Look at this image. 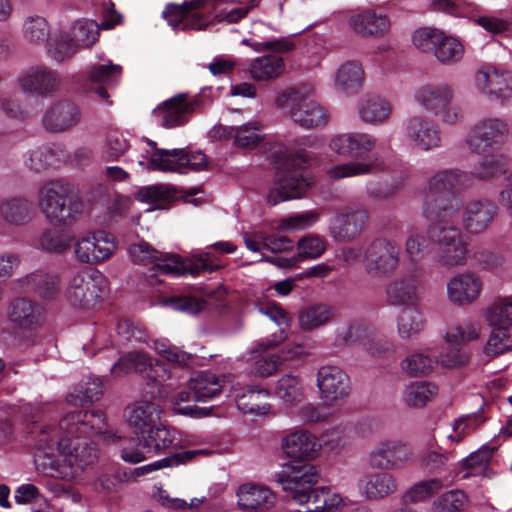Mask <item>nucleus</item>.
I'll return each instance as SVG.
<instances>
[{
	"label": "nucleus",
	"instance_id": "nucleus-1",
	"mask_svg": "<svg viewBox=\"0 0 512 512\" xmlns=\"http://www.w3.org/2000/svg\"><path fill=\"white\" fill-rule=\"evenodd\" d=\"M110 433L101 411H73L64 415L58 426L43 427L35 445L34 462L42 474L66 481L79 478L94 465L98 450L90 436Z\"/></svg>",
	"mask_w": 512,
	"mask_h": 512
},
{
	"label": "nucleus",
	"instance_id": "nucleus-2",
	"mask_svg": "<svg viewBox=\"0 0 512 512\" xmlns=\"http://www.w3.org/2000/svg\"><path fill=\"white\" fill-rule=\"evenodd\" d=\"M318 472L312 465L287 464L278 474V482L290 497L298 504H314L307 512H338L348 502V498L328 487L312 489L318 482Z\"/></svg>",
	"mask_w": 512,
	"mask_h": 512
},
{
	"label": "nucleus",
	"instance_id": "nucleus-3",
	"mask_svg": "<svg viewBox=\"0 0 512 512\" xmlns=\"http://www.w3.org/2000/svg\"><path fill=\"white\" fill-rule=\"evenodd\" d=\"M309 163L305 151L286 152L277 166L275 183L268 194L270 205L302 198L311 187L310 179L304 175L303 169Z\"/></svg>",
	"mask_w": 512,
	"mask_h": 512
},
{
	"label": "nucleus",
	"instance_id": "nucleus-4",
	"mask_svg": "<svg viewBox=\"0 0 512 512\" xmlns=\"http://www.w3.org/2000/svg\"><path fill=\"white\" fill-rule=\"evenodd\" d=\"M313 88L310 85L288 87L275 99V105L287 111L291 120L304 129H314L326 125L328 113L323 106L310 99Z\"/></svg>",
	"mask_w": 512,
	"mask_h": 512
},
{
	"label": "nucleus",
	"instance_id": "nucleus-5",
	"mask_svg": "<svg viewBox=\"0 0 512 512\" xmlns=\"http://www.w3.org/2000/svg\"><path fill=\"white\" fill-rule=\"evenodd\" d=\"M180 434L161 423L125 441L120 449L124 462L137 464L146 459L175 450L180 445Z\"/></svg>",
	"mask_w": 512,
	"mask_h": 512
},
{
	"label": "nucleus",
	"instance_id": "nucleus-6",
	"mask_svg": "<svg viewBox=\"0 0 512 512\" xmlns=\"http://www.w3.org/2000/svg\"><path fill=\"white\" fill-rule=\"evenodd\" d=\"M69 186L60 180L44 183L39 189L38 205L45 218L56 226H67L77 221L83 212V203L68 199Z\"/></svg>",
	"mask_w": 512,
	"mask_h": 512
},
{
	"label": "nucleus",
	"instance_id": "nucleus-7",
	"mask_svg": "<svg viewBox=\"0 0 512 512\" xmlns=\"http://www.w3.org/2000/svg\"><path fill=\"white\" fill-rule=\"evenodd\" d=\"M430 241L436 246V260L444 268L464 266L468 257V241L460 227L437 222L427 229Z\"/></svg>",
	"mask_w": 512,
	"mask_h": 512
},
{
	"label": "nucleus",
	"instance_id": "nucleus-8",
	"mask_svg": "<svg viewBox=\"0 0 512 512\" xmlns=\"http://www.w3.org/2000/svg\"><path fill=\"white\" fill-rule=\"evenodd\" d=\"M147 143L151 150L138 160V164L148 170L188 173L202 171L208 165L206 155L201 151L159 149L155 142L148 140Z\"/></svg>",
	"mask_w": 512,
	"mask_h": 512
},
{
	"label": "nucleus",
	"instance_id": "nucleus-9",
	"mask_svg": "<svg viewBox=\"0 0 512 512\" xmlns=\"http://www.w3.org/2000/svg\"><path fill=\"white\" fill-rule=\"evenodd\" d=\"M510 126L502 117H483L478 119L465 136L468 150L474 154L500 151L508 142Z\"/></svg>",
	"mask_w": 512,
	"mask_h": 512
},
{
	"label": "nucleus",
	"instance_id": "nucleus-10",
	"mask_svg": "<svg viewBox=\"0 0 512 512\" xmlns=\"http://www.w3.org/2000/svg\"><path fill=\"white\" fill-rule=\"evenodd\" d=\"M416 102L438 117L443 124L454 125L460 118V109L453 104L454 90L447 83H430L420 86L414 93Z\"/></svg>",
	"mask_w": 512,
	"mask_h": 512
},
{
	"label": "nucleus",
	"instance_id": "nucleus-11",
	"mask_svg": "<svg viewBox=\"0 0 512 512\" xmlns=\"http://www.w3.org/2000/svg\"><path fill=\"white\" fill-rule=\"evenodd\" d=\"M414 458L412 446L400 438H383L367 454V463L373 470L398 471Z\"/></svg>",
	"mask_w": 512,
	"mask_h": 512
},
{
	"label": "nucleus",
	"instance_id": "nucleus-12",
	"mask_svg": "<svg viewBox=\"0 0 512 512\" xmlns=\"http://www.w3.org/2000/svg\"><path fill=\"white\" fill-rule=\"evenodd\" d=\"M466 172L450 169L443 170L429 178L423 199V214L428 220H438L447 215L446 209L438 203L437 195L466 186Z\"/></svg>",
	"mask_w": 512,
	"mask_h": 512
},
{
	"label": "nucleus",
	"instance_id": "nucleus-13",
	"mask_svg": "<svg viewBox=\"0 0 512 512\" xmlns=\"http://www.w3.org/2000/svg\"><path fill=\"white\" fill-rule=\"evenodd\" d=\"M106 284V279L100 271L96 269L80 271L69 281L66 298L73 306L92 309L99 304Z\"/></svg>",
	"mask_w": 512,
	"mask_h": 512
},
{
	"label": "nucleus",
	"instance_id": "nucleus-14",
	"mask_svg": "<svg viewBox=\"0 0 512 512\" xmlns=\"http://www.w3.org/2000/svg\"><path fill=\"white\" fill-rule=\"evenodd\" d=\"M400 246L387 238H376L364 249L365 271L375 277H389L400 266Z\"/></svg>",
	"mask_w": 512,
	"mask_h": 512
},
{
	"label": "nucleus",
	"instance_id": "nucleus-15",
	"mask_svg": "<svg viewBox=\"0 0 512 512\" xmlns=\"http://www.w3.org/2000/svg\"><path fill=\"white\" fill-rule=\"evenodd\" d=\"M474 85L483 97L506 103L512 99V70L502 65H483L474 75Z\"/></svg>",
	"mask_w": 512,
	"mask_h": 512
},
{
	"label": "nucleus",
	"instance_id": "nucleus-16",
	"mask_svg": "<svg viewBox=\"0 0 512 512\" xmlns=\"http://www.w3.org/2000/svg\"><path fill=\"white\" fill-rule=\"evenodd\" d=\"M116 249L114 235L105 230L85 232L74 243L75 258L84 264H99L109 259Z\"/></svg>",
	"mask_w": 512,
	"mask_h": 512
},
{
	"label": "nucleus",
	"instance_id": "nucleus-17",
	"mask_svg": "<svg viewBox=\"0 0 512 512\" xmlns=\"http://www.w3.org/2000/svg\"><path fill=\"white\" fill-rule=\"evenodd\" d=\"M214 10V0H191L185 6L169 4L162 13L173 28L204 30Z\"/></svg>",
	"mask_w": 512,
	"mask_h": 512
},
{
	"label": "nucleus",
	"instance_id": "nucleus-18",
	"mask_svg": "<svg viewBox=\"0 0 512 512\" xmlns=\"http://www.w3.org/2000/svg\"><path fill=\"white\" fill-rule=\"evenodd\" d=\"M221 268L215 255L211 252H202L189 260H182L177 255L163 254L153 266V270L162 274L198 276L201 273H210Z\"/></svg>",
	"mask_w": 512,
	"mask_h": 512
},
{
	"label": "nucleus",
	"instance_id": "nucleus-19",
	"mask_svg": "<svg viewBox=\"0 0 512 512\" xmlns=\"http://www.w3.org/2000/svg\"><path fill=\"white\" fill-rule=\"evenodd\" d=\"M19 89L39 97H50L62 90L60 73L46 65H33L22 71L17 77Z\"/></svg>",
	"mask_w": 512,
	"mask_h": 512
},
{
	"label": "nucleus",
	"instance_id": "nucleus-20",
	"mask_svg": "<svg viewBox=\"0 0 512 512\" xmlns=\"http://www.w3.org/2000/svg\"><path fill=\"white\" fill-rule=\"evenodd\" d=\"M316 380L320 399L327 407L342 404L350 394L349 376L338 366H321L317 371Z\"/></svg>",
	"mask_w": 512,
	"mask_h": 512
},
{
	"label": "nucleus",
	"instance_id": "nucleus-21",
	"mask_svg": "<svg viewBox=\"0 0 512 512\" xmlns=\"http://www.w3.org/2000/svg\"><path fill=\"white\" fill-rule=\"evenodd\" d=\"M369 220L368 211L361 206H345L333 212L328 230L338 241H351L361 234Z\"/></svg>",
	"mask_w": 512,
	"mask_h": 512
},
{
	"label": "nucleus",
	"instance_id": "nucleus-22",
	"mask_svg": "<svg viewBox=\"0 0 512 512\" xmlns=\"http://www.w3.org/2000/svg\"><path fill=\"white\" fill-rule=\"evenodd\" d=\"M424 268L413 266L406 273L392 280L386 289L389 302L393 305L415 306L421 299Z\"/></svg>",
	"mask_w": 512,
	"mask_h": 512
},
{
	"label": "nucleus",
	"instance_id": "nucleus-23",
	"mask_svg": "<svg viewBox=\"0 0 512 512\" xmlns=\"http://www.w3.org/2000/svg\"><path fill=\"white\" fill-rule=\"evenodd\" d=\"M14 292L33 293L41 300L53 301L61 291V281L56 273L35 270L14 280L11 284Z\"/></svg>",
	"mask_w": 512,
	"mask_h": 512
},
{
	"label": "nucleus",
	"instance_id": "nucleus-24",
	"mask_svg": "<svg viewBox=\"0 0 512 512\" xmlns=\"http://www.w3.org/2000/svg\"><path fill=\"white\" fill-rule=\"evenodd\" d=\"M81 119L78 105L69 99L53 101L44 111L42 124L53 133H62L74 128Z\"/></svg>",
	"mask_w": 512,
	"mask_h": 512
},
{
	"label": "nucleus",
	"instance_id": "nucleus-25",
	"mask_svg": "<svg viewBox=\"0 0 512 512\" xmlns=\"http://www.w3.org/2000/svg\"><path fill=\"white\" fill-rule=\"evenodd\" d=\"M447 298L456 306H468L478 300L483 289L481 277L471 271H464L451 277L446 285Z\"/></svg>",
	"mask_w": 512,
	"mask_h": 512
},
{
	"label": "nucleus",
	"instance_id": "nucleus-26",
	"mask_svg": "<svg viewBox=\"0 0 512 512\" xmlns=\"http://www.w3.org/2000/svg\"><path fill=\"white\" fill-rule=\"evenodd\" d=\"M498 207L488 199H472L464 204L461 220L463 228L469 234H480L486 231L495 217Z\"/></svg>",
	"mask_w": 512,
	"mask_h": 512
},
{
	"label": "nucleus",
	"instance_id": "nucleus-27",
	"mask_svg": "<svg viewBox=\"0 0 512 512\" xmlns=\"http://www.w3.org/2000/svg\"><path fill=\"white\" fill-rule=\"evenodd\" d=\"M281 449L290 458L314 460L322 451V443L308 430L289 432L281 439Z\"/></svg>",
	"mask_w": 512,
	"mask_h": 512
},
{
	"label": "nucleus",
	"instance_id": "nucleus-28",
	"mask_svg": "<svg viewBox=\"0 0 512 512\" xmlns=\"http://www.w3.org/2000/svg\"><path fill=\"white\" fill-rule=\"evenodd\" d=\"M406 134L413 146L422 151L436 149L441 145L438 125L423 115L413 116L408 120Z\"/></svg>",
	"mask_w": 512,
	"mask_h": 512
},
{
	"label": "nucleus",
	"instance_id": "nucleus-29",
	"mask_svg": "<svg viewBox=\"0 0 512 512\" xmlns=\"http://www.w3.org/2000/svg\"><path fill=\"white\" fill-rule=\"evenodd\" d=\"M148 371V377L155 383H161L166 379L167 371L159 364L152 365L150 357L140 351L129 352L123 355L112 367L111 373L115 376H122L130 372Z\"/></svg>",
	"mask_w": 512,
	"mask_h": 512
},
{
	"label": "nucleus",
	"instance_id": "nucleus-30",
	"mask_svg": "<svg viewBox=\"0 0 512 512\" xmlns=\"http://www.w3.org/2000/svg\"><path fill=\"white\" fill-rule=\"evenodd\" d=\"M236 497L243 512H266L276 503V495L268 487L253 483L239 486Z\"/></svg>",
	"mask_w": 512,
	"mask_h": 512
},
{
	"label": "nucleus",
	"instance_id": "nucleus-31",
	"mask_svg": "<svg viewBox=\"0 0 512 512\" xmlns=\"http://www.w3.org/2000/svg\"><path fill=\"white\" fill-rule=\"evenodd\" d=\"M256 308L260 314L268 317L278 325L280 330L278 333H274L270 337L257 341L253 350L255 352H264L266 350L274 349L286 340L287 334L285 332V328L289 326L290 318L287 312L276 303H259Z\"/></svg>",
	"mask_w": 512,
	"mask_h": 512
},
{
	"label": "nucleus",
	"instance_id": "nucleus-32",
	"mask_svg": "<svg viewBox=\"0 0 512 512\" xmlns=\"http://www.w3.org/2000/svg\"><path fill=\"white\" fill-rule=\"evenodd\" d=\"M399 490L396 477L387 470H377L360 480L361 495L369 501L386 499Z\"/></svg>",
	"mask_w": 512,
	"mask_h": 512
},
{
	"label": "nucleus",
	"instance_id": "nucleus-33",
	"mask_svg": "<svg viewBox=\"0 0 512 512\" xmlns=\"http://www.w3.org/2000/svg\"><path fill=\"white\" fill-rule=\"evenodd\" d=\"M193 104L188 102L183 94L172 97L157 106L153 115L156 122L164 128H174L183 125L188 115L193 111Z\"/></svg>",
	"mask_w": 512,
	"mask_h": 512
},
{
	"label": "nucleus",
	"instance_id": "nucleus-34",
	"mask_svg": "<svg viewBox=\"0 0 512 512\" xmlns=\"http://www.w3.org/2000/svg\"><path fill=\"white\" fill-rule=\"evenodd\" d=\"M34 215V205L27 198L6 197L0 200V219L10 226H25Z\"/></svg>",
	"mask_w": 512,
	"mask_h": 512
},
{
	"label": "nucleus",
	"instance_id": "nucleus-35",
	"mask_svg": "<svg viewBox=\"0 0 512 512\" xmlns=\"http://www.w3.org/2000/svg\"><path fill=\"white\" fill-rule=\"evenodd\" d=\"M163 413L159 404L153 401H138L128 408L127 421L134 428L136 436L156 426Z\"/></svg>",
	"mask_w": 512,
	"mask_h": 512
},
{
	"label": "nucleus",
	"instance_id": "nucleus-36",
	"mask_svg": "<svg viewBox=\"0 0 512 512\" xmlns=\"http://www.w3.org/2000/svg\"><path fill=\"white\" fill-rule=\"evenodd\" d=\"M481 158L471 169V176L477 180L489 181L506 175L509 169V159L498 151L479 154Z\"/></svg>",
	"mask_w": 512,
	"mask_h": 512
},
{
	"label": "nucleus",
	"instance_id": "nucleus-37",
	"mask_svg": "<svg viewBox=\"0 0 512 512\" xmlns=\"http://www.w3.org/2000/svg\"><path fill=\"white\" fill-rule=\"evenodd\" d=\"M70 158L68 151L60 144L38 147L30 151L26 166L35 172L57 167Z\"/></svg>",
	"mask_w": 512,
	"mask_h": 512
},
{
	"label": "nucleus",
	"instance_id": "nucleus-38",
	"mask_svg": "<svg viewBox=\"0 0 512 512\" xmlns=\"http://www.w3.org/2000/svg\"><path fill=\"white\" fill-rule=\"evenodd\" d=\"M9 320L20 329H33L42 320V308L27 298L15 299L8 308Z\"/></svg>",
	"mask_w": 512,
	"mask_h": 512
},
{
	"label": "nucleus",
	"instance_id": "nucleus-39",
	"mask_svg": "<svg viewBox=\"0 0 512 512\" xmlns=\"http://www.w3.org/2000/svg\"><path fill=\"white\" fill-rule=\"evenodd\" d=\"M225 385L226 377H218L208 371L195 373L190 379V389L195 391L198 402H205L216 397Z\"/></svg>",
	"mask_w": 512,
	"mask_h": 512
},
{
	"label": "nucleus",
	"instance_id": "nucleus-40",
	"mask_svg": "<svg viewBox=\"0 0 512 512\" xmlns=\"http://www.w3.org/2000/svg\"><path fill=\"white\" fill-rule=\"evenodd\" d=\"M349 25L354 32L362 36H379L388 31L390 22L383 15L366 11L351 16Z\"/></svg>",
	"mask_w": 512,
	"mask_h": 512
},
{
	"label": "nucleus",
	"instance_id": "nucleus-41",
	"mask_svg": "<svg viewBox=\"0 0 512 512\" xmlns=\"http://www.w3.org/2000/svg\"><path fill=\"white\" fill-rule=\"evenodd\" d=\"M248 70L254 81L264 82L280 77L285 70V64L281 57L264 55L253 59Z\"/></svg>",
	"mask_w": 512,
	"mask_h": 512
},
{
	"label": "nucleus",
	"instance_id": "nucleus-42",
	"mask_svg": "<svg viewBox=\"0 0 512 512\" xmlns=\"http://www.w3.org/2000/svg\"><path fill=\"white\" fill-rule=\"evenodd\" d=\"M483 317L488 327L512 332V296L496 299L484 311Z\"/></svg>",
	"mask_w": 512,
	"mask_h": 512
},
{
	"label": "nucleus",
	"instance_id": "nucleus-43",
	"mask_svg": "<svg viewBox=\"0 0 512 512\" xmlns=\"http://www.w3.org/2000/svg\"><path fill=\"white\" fill-rule=\"evenodd\" d=\"M334 316V307L317 304L302 309L298 315V323L302 330L312 331L327 325Z\"/></svg>",
	"mask_w": 512,
	"mask_h": 512
},
{
	"label": "nucleus",
	"instance_id": "nucleus-44",
	"mask_svg": "<svg viewBox=\"0 0 512 512\" xmlns=\"http://www.w3.org/2000/svg\"><path fill=\"white\" fill-rule=\"evenodd\" d=\"M424 328L425 317L416 305L403 309L397 318V331L401 339H413L418 336Z\"/></svg>",
	"mask_w": 512,
	"mask_h": 512
},
{
	"label": "nucleus",
	"instance_id": "nucleus-45",
	"mask_svg": "<svg viewBox=\"0 0 512 512\" xmlns=\"http://www.w3.org/2000/svg\"><path fill=\"white\" fill-rule=\"evenodd\" d=\"M274 394L284 404L294 406L305 397V388L299 376L286 374L276 382Z\"/></svg>",
	"mask_w": 512,
	"mask_h": 512
},
{
	"label": "nucleus",
	"instance_id": "nucleus-46",
	"mask_svg": "<svg viewBox=\"0 0 512 512\" xmlns=\"http://www.w3.org/2000/svg\"><path fill=\"white\" fill-rule=\"evenodd\" d=\"M269 395L266 389L249 388L243 395H237L236 404L244 414L265 415L271 409Z\"/></svg>",
	"mask_w": 512,
	"mask_h": 512
},
{
	"label": "nucleus",
	"instance_id": "nucleus-47",
	"mask_svg": "<svg viewBox=\"0 0 512 512\" xmlns=\"http://www.w3.org/2000/svg\"><path fill=\"white\" fill-rule=\"evenodd\" d=\"M392 112L390 103L381 97H371L362 102L359 107L361 120L368 124H382L386 122Z\"/></svg>",
	"mask_w": 512,
	"mask_h": 512
},
{
	"label": "nucleus",
	"instance_id": "nucleus-48",
	"mask_svg": "<svg viewBox=\"0 0 512 512\" xmlns=\"http://www.w3.org/2000/svg\"><path fill=\"white\" fill-rule=\"evenodd\" d=\"M320 219L317 210H307L283 217L275 222V229L279 233H293L314 226Z\"/></svg>",
	"mask_w": 512,
	"mask_h": 512
},
{
	"label": "nucleus",
	"instance_id": "nucleus-49",
	"mask_svg": "<svg viewBox=\"0 0 512 512\" xmlns=\"http://www.w3.org/2000/svg\"><path fill=\"white\" fill-rule=\"evenodd\" d=\"M468 505V496L462 490L453 489L436 497L429 512H464Z\"/></svg>",
	"mask_w": 512,
	"mask_h": 512
},
{
	"label": "nucleus",
	"instance_id": "nucleus-50",
	"mask_svg": "<svg viewBox=\"0 0 512 512\" xmlns=\"http://www.w3.org/2000/svg\"><path fill=\"white\" fill-rule=\"evenodd\" d=\"M208 451L204 449L188 450L175 453L171 456L157 460L153 463L143 465L134 470L135 476H142L154 471L160 470L165 467L177 466L182 463H187L198 455H207Z\"/></svg>",
	"mask_w": 512,
	"mask_h": 512
},
{
	"label": "nucleus",
	"instance_id": "nucleus-51",
	"mask_svg": "<svg viewBox=\"0 0 512 512\" xmlns=\"http://www.w3.org/2000/svg\"><path fill=\"white\" fill-rule=\"evenodd\" d=\"M376 170V163L372 161L352 160L334 165L327 170V176L332 180L369 175Z\"/></svg>",
	"mask_w": 512,
	"mask_h": 512
},
{
	"label": "nucleus",
	"instance_id": "nucleus-52",
	"mask_svg": "<svg viewBox=\"0 0 512 512\" xmlns=\"http://www.w3.org/2000/svg\"><path fill=\"white\" fill-rule=\"evenodd\" d=\"M438 392V387L429 382H415L404 391V402L414 408L425 406Z\"/></svg>",
	"mask_w": 512,
	"mask_h": 512
},
{
	"label": "nucleus",
	"instance_id": "nucleus-53",
	"mask_svg": "<svg viewBox=\"0 0 512 512\" xmlns=\"http://www.w3.org/2000/svg\"><path fill=\"white\" fill-rule=\"evenodd\" d=\"M437 360L427 352H414L401 362V368L410 376H425L433 371Z\"/></svg>",
	"mask_w": 512,
	"mask_h": 512
},
{
	"label": "nucleus",
	"instance_id": "nucleus-54",
	"mask_svg": "<svg viewBox=\"0 0 512 512\" xmlns=\"http://www.w3.org/2000/svg\"><path fill=\"white\" fill-rule=\"evenodd\" d=\"M190 402H197L195 391L190 389V383L186 388L177 392L171 399L173 410L178 414L196 418L208 414L206 408L197 407L190 404Z\"/></svg>",
	"mask_w": 512,
	"mask_h": 512
},
{
	"label": "nucleus",
	"instance_id": "nucleus-55",
	"mask_svg": "<svg viewBox=\"0 0 512 512\" xmlns=\"http://www.w3.org/2000/svg\"><path fill=\"white\" fill-rule=\"evenodd\" d=\"M122 75V67L108 61L104 64H94L90 67L87 78L95 84H102L107 87L116 85Z\"/></svg>",
	"mask_w": 512,
	"mask_h": 512
},
{
	"label": "nucleus",
	"instance_id": "nucleus-56",
	"mask_svg": "<svg viewBox=\"0 0 512 512\" xmlns=\"http://www.w3.org/2000/svg\"><path fill=\"white\" fill-rule=\"evenodd\" d=\"M512 350V332L505 329L490 328L483 353L489 358L497 357Z\"/></svg>",
	"mask_w": 512,
	"mask_h": 512
},
{
	"label": "nucleus",
	"instance_id": "nucleus-57",
	"mask_svg": "<svg viewBox=\"0 0 512 512\" xmlns=\"http://www.w3.org/2000/svg\"><path fill=\"white\" fill-rule=\"evenodd\" d=\"M494 448L482 447L476 452L471 453L466 459L463 460V478L470 476L485 475L488 464L492 458Z\"/></svg>",
	"mask_w": 512,
	"mask_h": 512
},
{
	"label": "nucleus",
	"instance_id": "nucleus-58",
	"mask_svg": "<svg viewBox=\"0 0 512 512\" xmlns=\"http://www.w3.org/2000/svg\"><path fill=\"white\" fill-rule=\"evenodd\" d=\"M47 51L56 62H63L71 58L78 51V47L71 39L69 33L60 32L47 42Z\"/></svg>",
	"mask_w": 512,
	"mask_h": 512
},
{
	"label": "nucleus",
	"instance_id": "nucleus-59",
	"mask_svg": "<svg viewBox=\"0 0 512 512\" xmlns=\"http://www.w3.org/2000/svg\"><path fill=\"white\" fill-rule=\"evenodd\" d=\"M443 488V482L438 478H431L413 484L404 494L406 502L416 504L426 501Z\"/></svg>",
	"mask_w": 512,
	"mask_h": 512
},
{
	"label": "nucleus",
	"instance_id": "nucleus-60",
	"mask_svg": "<svg viewBox=\"0 0 512 512\" xmlns=\"http://www.w3.org/2000/svg\"><path fill=\"white\" fill-rule=\"evenodd\" d=\"M364 72L357 62H346L340 66L336 74V84L343 91L355 90L363 81Z\"/></svg>",
	"mask_w": 512,
	"mask_h": 512
},
{
	"label": "nucleus",
	"instance_id": "nucleus-61",
	"mask_svg": "<svg viewBox=\"0 0 512 512\" xmlns=\"http://www.w3.org/2000/svg\"><path fill=\"white\" fill-rule=\"evenodd\" d=\"M69 34L78 49L89 48L97 41L99 25L92 20H80L73 25Z\"/></svg>",
	"mask_w": 512,
	"mask_h": 512
},
{
	"label": "nucleus",
	"instance_id": "nucleus-62",
	"mask_svg": "<svg viewBox=\"0 0 512 512\" xmlns=\"http://www.w3.org/2000/svg\"><path fill=\"white\" fill-rule=\"evenodd\" d=\"M263 140L262 127L257 121L236 127L234 145L242 149H254Z\"/></svg>",
	"mask_w": 512,
	"mask_h": 512
},
{
	"label": "nucleus",
	"instance_id": "nucleus-63",
	"mask_svg": "<svg viewBox=\"0 0 512 512\" xmlns=\"http://www.w3.org/2000/svg\"><path fill=\"white\" fill-rule=\"evenodd\" d=\"M482 326L478 322H464L451 327L445 334L446 343H460L462 345L480 339Z\"/></svg>",
	"mask_w": 512,
	"mask_h": 512
},
{
	"label": "nucleus",
	"instance_id": "nucleus-64",
	"mask_svg": "<svg viewBox=\"0 0 512 512\" xmlns=\"http://www.w3.org/2000/svg\"><path fill=\"white\" fill-rule=\"evenodd\" d=\"M463 55V45L457 39L441 32V41L435 50L436 59L443 64H453L460 61Z\"/></svg>",
	"mask_w": 512,
	"mask_h": 512
}]
</instances>
